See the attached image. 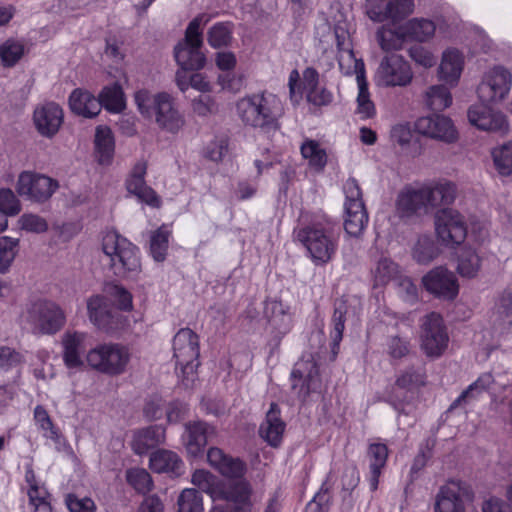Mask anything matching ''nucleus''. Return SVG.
Here are the masks:
<instances>
[{"label": "nucleus", "mask_w": 512, "mask_h": 512, "mask_svg": "<svg viewBox=\"0 0 512 512\" xmlns=\"http://www.w3.org/2000/svg\"><path fill=\"white\" fill-rule=\"evenodd\" d=\"M217 84L223 91H228L233 94L240 92L244 87L243 75L234 72L221 73L217 77Z\"/></svg>", "instance_id": "60"}, {"label": "nucleus", "mask_w": 512, "mask_h": 512, "mask_svg": "<svg viewBox=\"0 0 512 512\" xmlns=\"http://www.w3.org/2000/svg\"><path fill=\"white\" fill-rule=\"evenodd\" d=\"M449 336L440 314L426 315L421 324L420 346L428 357L441 356L448 347Z\"/></svg>", "instance_id": "16"}, {"label": "nucleus", "mask_w": 512, "mask_h": 512, "mask_svg": "<svg viewBox=\"0 0 512 512\" xmlns=\"http://www.w3.org/2000/svg\"><path fill=\"white\" fill-rule=\"evenodd\" d=\"M97 100L100 103V108L104 107L110 113L118 114L126 108V96L118 81L104 86Z\"/></svg>", "instance_id": "36"}, {"label": "nucleus", "mask_w": 512, "mask_h": 512, "mask_svg": "<svg viewBox=\"0 0 512 512\" xmlns=\"http://www.w3.org/2000/svg\"><path fill=\"white\" fill-rule=\"evenodd\" d=\"M22 360L20 353L15 350L5 346L0 347V372L17 367Z\"/></svg>", "instance_id": "64"}, {"label": "nucleus", "mask_w": 512, "mask_h": 512, "mask_svg": "<svg viewBox=\"0 0 512 512\" xmlns=\"http://www.w3.org/2000/svg\"><path fill=\"white\" fill-rule=\"evenodd\" d=\"M318 368L313 361L300 360L292 370V387L300 397L307 396L319 387Z\"/></svg>", "instance_id": "25"}, {"label": "nucleus", "mask_w": 512, "mask_h": 512, "mask_svg": "<svg viewBox=\"0 0 512 512\" xmlns=\"http://www.w3.org/2000/svg\"><path fill=\"white\" fill-rule=\"evenodd\" d=\"M377 39L381 48L385 51L399 50L407 40L404 25L382 27L377 32Z\"/></svg>", "instance_id": "39"}, {"label": "nucleus", "mask_w": 512, "mask_h": 512, "mask_svg": "<svg viewBox=\"0 0 512 512\" xmlns=\"http://www.w3.org/2000/svg\"><path fill=\"white\" fill-rule=\"evenodd\" d=\"M493 165L501 177L512 175V141L495 146L491 150Z\"/></svg>", "instance_id": "40"}, {"label": "nucleus", "mask_w": 512, "mask_h": 512, "mask_svg": "<svg viewBox=\"0 0 512 512\" xmlns=\"http://www.w3.org/2000/svg\"><path fill=\"white\" fill-rule=\"evenodd\" d=\"M65 502L70 512H96V505L89 497H79L74 494H69Z\"/></svg>", "instance_id": "62"}, {"label": "nucleus", "mask_w": 512, "mask_h": 512, "mask_svg": "<svg viewBox=\"0 0 512 512\" xmlns=\"http://www.w3.org/2000/svg\"><path fill=\"white\" fill-rule=\"evenodd\" d=\"M413 10V0H373L368 1L366 6V13L374 22L390 19L395 23L411 14Z\"/></svg>", "instance_id": "22"}, {"label": "nucleus", "mask_w": 512, "mask_h": 512, "mask_svg": "<svg viewBox=\"0 0 512 512\" xmlns=\"http://www.w3.org/2000/svg\"><path fill=\"white\" fill-rule=\"evenodd\" d=\"M294 235L315 265L328 263L336 253L337 241L321 223L295 229Z\"/></svg>", "instance_id": "10"}, {"label": "nucleus", "mask_w": 512, "mask_h": 512, "mask_svg": "<svg viewBox=\"0 0 512 512\" xmlns=\"http://www.w3.org/2000/svg\"><path fill=\"white\" fill-rule=\"evenodd\" d=\"M357 108L356 113L362 119H368L375 114V105L371 100V96L368 90V83L365 79L357 81Z\"/></svg>", "instance_id": "49"}, {"label": "nucleus", "mask_w": 512, "mask_h": 512, "mask_svg": "<svg viewBox=\"0 0 512 512\" xmlns=\"http://www.w3.org/2000/svg\"><path fill=\"white\" fill-rule=\"evenodd\" d=\"M171 230L167 225H162L154 231L150 237V253L157 262H162L166 258L169 237Z\"/></svg>", "instance_id": "43"}, {"label": "nucleus", "mask_w": 512, "mask_h": 512, "mask_svg": "<svg viewBox=\"0 0 512 512\" xmlns=\"http://www.w3.org/2000/svg\"><path fill=\"white\" fill-rule=\"evenodd\" d=\"M103 261L118 277H131L141 271L138 248L114 230L103 233L101 240Z\"/></svg>", "instance_id": "5"}, {"label": "nucleus", "mask_w": 512, "mask_h": 512, "mask_svg": "<svg viewBox=\"0 0 512 512\" xmlns=\"http://www.w3.org/2000/svg\"><path fill=\"white\" fill-rule=\"evenodd\" d=\"M127 482L138 492L146 493L152 488L150 474L143 468H132L126 472Z\"/></svg>", "instance_id": "54"}, {"label": "nucleus", "mask_w": 512, "mask_h": 512, "mask_svg": "<svg viewBox=\"0 0 512 512\" xmlns=\"http://www.w3.org/2000/svg\"><path fill=\"white\" fill-rule=\"evenodd\" d=\"M115 138L112 130H96L94 137V158L98 165L108 167L113 163Z\"/></svg>", "instance_id": "33"}, {"label": "nucleus", "mask_w": 512, "mask_h": 512, "mask_svg": "<svg viewBox=\"0 0 512 512\" xmlns=\"http://www.w3.org/2000/svg\"><path fill=\"white\" fill-rule=\"evenodd\" d=\"M27 322L34 333L53 335L65 326L66 313L58 303L40 299L28 307Z\"/></svg>", "instance_id": "12"}, {"label": "nucleus", "mask_w": 512, "mask_h": 512, "mask_svg": "<svg viewBox=\"0 0 512 512\" xmlns=\"http://www.w3.org/2000/svg\"><path fill=\"white\" fill-rule=\"evenodd\" d=\"M397 265L387 259H381L373 270L375 285H385L397 274Z\"/></svg>", "instance_id": "57"}, {"label": "nucleus", "mask_w": 512, "mask_h": 512, "mask_svg": "<svg viewBox=\"0 0 512 512\" xmlns=\"http://www.w3.org/2000/svg\"><path fill=\"white\" fill-rule=\"evenodd\" d=\"M317 34L323 45L335 43L339 69L344 75H355L356 82L366 78L364 63L353 51L352 27L346 19L340 16L335 21L332 31L327 24L319 26Z\"/></svg>", "instance_id": "4"}, {"label": "nucleus", "mask_w": 512, "mask_h": 512, "mask_svg": "<svg viewBox=\"0 0 512 512\" xmlns=\"http://www.w3.org/2000/svg\"><path fill=\"white\" fill-rule=\"evenodd\" d=\"M414 260L420 264H428L439 255V249L428 235L418 238L412 252Z\"/></svg>", "instance_id": "46"}, {"label": "nucleus", "mask_w": 512, "mask_h": 512, "mask_svg": "<svg viewBox=\"0 0 512 512\" xmlns=\"http://www.w3.org/2000/svg\"><path fill=\"white\" fill-rule=\"evenodd\" d=\"M397 211L402 217L428 212L421 186L418 188L407 187L400 192L397 199Z\"/></svg>", "instance_id": "31"}, {"label": "nucleus", "mask_w": 512, "mask_h": 512, "mask_svg": "<svg viewBox=\"0 0 512 512\" xmlns=\"http://www.w3.org/2000/svg\"><path fill=\"white\" fill-rule=\"evenodd\" d=\"M512 89V72L502 65L488 68L482 75L477 94L482 103L472 105L467 112L469 123L475 128H506L507 116L485 103H501Z\"/></svg>", "instance_id": "2"}, {"label": "nucleus", "mask_w": 512, "mask_h": 512, "mask_svg": "<svg viewBox=\"0 0 512 512\" xmlns=\"http://www.w3.org/2000/svg\"><path fill=\"white\" fill-rule=\"evenodd\" d=\"M237 114L251 128H278L284 115L283 103L270 92L255 93L237 102Z\"/></svg>", "instance_id": "3"}, {"label": "nucleus", "mask_w": 512, "mask_h": 512, "mask_svg": "<svg viewBox=\"0 0 512 512\" xmlns=\"http://www.w3.org/2000/svg\"><path fill=\"white\" fill-rule=\"evenodd\" d=\"M285 423L281 419L277 404L272 403L266 413L265 420L260 426V436L271 446L280 445L285 431Z\"/></svg>", "instance_id": "29"}, {"label": "nucleus", "mask_w": 512, "mask_h": 512, "mask_svg": "<svg viewBox=\"0 0 512 512\" xmlns=\"http://www.w3.org/2000/svg\"><path fill=\"white\" fill-rule=\"evenodd\" d=\"M480 257L475 250L465 248L461 251L458 257L457 271L458 273L467 278H473L480 270Z\"/></svg>", "instance_id": "47"}, {"label": "nucleus", "mask_w": 512, "mask_h": 512, "mask_svg": "<svg viewBox=\"0 0 512 512\" xmlns=\"http://www.w3.org/2000/svg\"><path fill=\"white\" fill-rule=\"evenodd\" d=\"M266 313H271L270 326L277 335H285L292 327V316L285 310L284 305L278 301L267 303Z\"/></svg>", "instance_id": "38"}, {"label": "nucleus", "mask_w": 512, "mask_h": 512, "mask_svg": "<svg viewBox=\"0 0 512 512\" xmlns=\"http://www.w3.org/2000/svg\"><path fill=\"white\" fill-rule=\"evenodd\" d=\"M425 289L435 297L453 300L459 293V284L456 275L443 266L430 270L422 278Z\"/></svg>", "instance_id": "20"}, {"label": "nucleus", "mask_w": 512, "mask_h": 512, "mask_svg": "<svg viewBox=\"0 0 512 512\" xmlns=\"http://www.w3.org/2000/svg\"><path fill=\"white\" fill-rule=\"evenodd\" d=\"M232 40V25L219 22L214 24L208 31L207 41L213 48L228 46Z\"/></svg>", "instance_id": "51"}, {"label": "nucleus", "mask_w": 512, "mask_h": 512, "mask_svg": "<svg viewBox=\"0 0 512 512\" xmlns=\"http://www.w3.org/2000/svg\"><path fill=\"white\" fill-rule=\"evenodd\" d=\"M344 229L353 237L362 235L368 224V214L362 199V191L354 178H349L343 185Z\"/></svg>", "instance_id": "14"}, {"label": "nucleus", "mask_w": 512, "mask_h": 512, "mask_svg": "<svg viewBox=\"0 0 512 512\" xmlns=\"http://www.w3.org/2000/svg\"><path fill=\"white\" fill-rule=\"evenodd\" d=\"M215 433L214 427L202 421L189 422L181 437L182 444L189 458H197L204 452L208 437Z\"/></svg>", "instance_id": "24"}, {"label": "nucleus", "mask_w": 512, "mask_h": 512, "mask_svg": "<svg viewBox=\"0 0 512 512\" xmlns=\"http://www.w3.org/2000/svg\"><path fill=\"white\" fill-rule=\"evenodd\" d=\"M149 466L157 473H173L179 475L183 468V461L177 453L170 450L159 449L151 454Z\"/></svg>", "instance_id": "34"}, {"label": "nucleus", "mask_w": 512, "mask_h": 512, "mask_svg": "<svg viewBox=\"0 0 512 512\" xmlns=\"http://www.w3.org/2000/svg\"><path fill=\"white\" fill-rule=\"evenodd\" d=\"M58 187V182L46 175L23 171L18 176L16 191L22 197L42 203L51 198Z\"/></svg>", "instance_id": "17"}, {"label": "nucleus", "mask_w": 512, "mask_h": 512, "mask_svg": "<svg viewBox=\"0 0 512 512\" xmlns=\"http://www.w3.org/2000/svg\"><path fill=\"white\" fill-rule=\"evenodd\" d=\"M24 55V45L20 41L9 39L0 45V59L4 66H14Z\"/></svg>", "instance_id": "53"}, {"label": "nucleus", "mask_w": 512, "mask_h": 512, "mask_svg": "<svg viewBox=\"0 0 512 512\" xmlns=\"http://www.w3.org/2000/svg\"><path fill=\"white\" fill-rule=\"evenodd\" d=\"M428 137L445 143H453L458 139L457 130H394L392 138L401 146H405L412 138Z\"/></svg>", "instance_id": "35"}, {"label": "nucleus", "mask_w": 512, "mask_h": 512, "mask_svg": "<svg viewBox=\"0 0 512 512\" xmlns=\"http://www.w3.org/2000/svg\"><path fill=\"white\" fill-rule=\"evenodd\" d=\"M346 313L342 303H338L337 306L335 307V311H334V315H333V329L331 331V339H332V342H333V346L336 347V346H339L341 340H342V336H343V331H344V328H345V319H344V314Z\"/></svg>", "instance_id": "63"}, {"label": "nucleus", "mask_w": 512, "mask_h": 512, "mask_svg": "<svg viewBox=\"0 0 512 512\" xmlns=\"http://www.w3.org/2000/svg\"><path fill=\"white\" fill-rule=\"evenodd\" d=\"M493 382V377L491 374H483L481 375L474 383H472L467 390H465L456 400V402L460 403L462 401H469L471 399L478 398L482 393H484L489 386Z\"/></svg>", "instance_id": "56"}, {"label": "nucleus", "mask_w": 512, "mask_h": 512, "mask_svg": "<svg viewBox=\"0 0 512 512\" xmlns=\"http://www.w3.org/2000/svg\"><path fill=\"white\" fill-rule=\"evenodd\" d=\"M413 78L411 67L398 54L384 57L376 73L377 81L383 86H406Z\"/></svg>", "instance_id": "19"}, {"label": "nucleus", "mask_w": 512, "mask_h": 512, "mask_svg": "<svg viewBox=\"0 0 512 512\" xmlns=\"http://www.w3.org/2000/svg\"><path fill=\"white\" fill-rule=\"evenodd\" d=\"M425 103L431 110H443L452 104V96L445 86L434 85L426 91Z\"/></svg>", "instance_id": "48"}, {"label": "nucleus", "mask_w": 512, "mask_h": 512, "mask_svg": "<svg viewBox=\"0 0 512 512\" xmlns=\"http://www.w3.org/2000/svg\"><path fill=\"white\" fill-rule=\"evenodd\" d=\"M89 334L84 331H66L61 339L63 361L68 369H83L86 366L83 353L87 346Z\"/></svg>", "instance_id": "23"}, {"label": "nucleus", "mask_w": 512, "mask_h": 512, "mask_svg": "<svg viewBox=\"0 0 512 512\" xmlns=\"http://www.w3.org/2000/svg\"><path fill=\"white\" fill-rule=\"evenodd\" d=\"M68 103L73 113L85 118L95 117L100 112V103L97 98L89 91L80 88L71 92Z\"/></svg>", "instance_id": "32"}, {"label": "nucleus", "mask_w": 512, "mask_h": 512, "mask_svg": "<svg viewBox=\"0 0 512 512\" xmlns=\"http://www.w3.org/2000/svg\"><path fill=\"white\" fill-rule=\"evenodd\" d=\"M34 421L43 437L53 441L54 443L60 442L61 434L43 406L38 405L35 407Z\"/></svg>", "instance_id": "44"}, {"label": "nucleus", "mask_w": 512, "mask_h": 512, "mask_svg": "<svg viewBox=\"0 0 512 512\" xmlns=\"http://www.w3.org/2000/svg\"><path fill=\"white\" fill-rule=\"evenodd\" d=\"M147 163L144 160L137 161L129 173L125 186L129 194L135 196L139 202L152 208H160L162 201L156 191L147 185L145 176Z\"/></svg>", "instance_id": "21"}, {"label": "nucleus", "mask_w": 512, "mask_h": 512, "mask_svg": "<svg viewBox=\"0 0 512 512\" xmlns=\"http://www.w3.org/2000/svg\"><path fill=\"white\" fill-rule=\"evenodd\" d=\"M208 464L228 482H224L206 469H196L191 475V483L212 500H226L232 503L235 512H251L255 502L250 483L244 479L246 465L239 458L226 454L218 447L207 451ZM210 512H224L213 507Z\"/></svg>", "instance_id": "1"}, {"label": "nucleus", "mask_w": 512, "mask_h": 512, "mask_svg": "<svg viewBox=\"0 0 512 512\" xmlns=\"http://www.w3.org/2000/svg\"><path fill=\"white\" fill-rule=\"evenodd\" d=\"M465 65V58L461 51L456 48H448L443 51L438 67V78L440 81L454 87L458 84Z\"/></svg>", "instance_id": "26"}, {"label": "nucleus", "mask_w": 512, "mask_h": 512, "mask_svg": "<svg viewBox=\"0 0 512 512\" xmlns=\"http://www.w3.org/2000/svg\"><path fill=\"white\" fill-rule=\"evenodd\" d=\"M173 356L176 370L184 386L188 387L196 379L199 365V340L189 328L180 329L173 338Z\"/></svg>", "instance_id": "9"}, {"label": "nucleus", "mask_w": 512, "mask_h": 512, "mask_svg": "<svg viewBox=\"0 0 512 512\" xmlns=\"http://www.w3.org/2000/svg\"><path fill=\"white\" fill-rule=\"evenodd\" d=\"M452 120L441 113L432 112L427 116L420 117L416 123L415 128H453Z\"/></svg>", "instance_id": "59"}, {"label": "nucleus", "mask_w": 512, "mask_h": 512, "mask_svg": "<svg viewBox=\"0 0 512 512\" xmlns=\"http://www.w3.org/2000/svg\"><path fill=\"white\" fill-rule=\"evenodd\" d=\"M107 294L115 301L119 310L129 312L133 309L132 294L124 287L114 285L107 290Z\"/></svg>", "instance_id": "61"}, {"label": "nucleus", "mask_w": 512, "mask_h": 512, "mask_svg": "<svg viewBox=\"0 0 512 512\" xmlns=\"http://www.w3.org/2000/svg\"><path fill=\"white\" fill-rule=\"evenodd\" d=\"M166 438V430L161 425H152L133 432L131 448L138 455H144L148 451L162 443Z\"/></svg>", "instance_id": "27"}, {"label": "nucleus", "mask_w": 512, "mask_h": 512, "mask_svg": "<svg viewBox=\"0 0 512 512\" xmlns=\"http://www.w3.org/2000/svg\"><path fill=\"white\" fill-rule=\"evenodd\" d=\"M133 100L143 117L154 118L160 126L179 128L185 124L174 98L167 92L152 93L149 89L142 87L134 92Z\"/></svg>", "instance_id": "6"}, {"label": "nucleus", "mask_w": 512, "mask_h": 512, "mask_svg": "<svg viewBox=\"0 0 512 512\" xmlns=\"http://www.w3.org/2000/svg\"><path fill=\"white\" fill-rule=\"evenodd\" d=\"M493 323L499 327L512 325V294L502 295L493 311Z\"/></svg>", "instance_id": "50"}, {"label": "nucleus", "mask_w": 512, "mask_h": 512, "mask_svg": "<svg viewBox=\"0 0 512 512\" xmlns=\"http://www.w3.org/2000/svg\"><path fill=\"white\" fill-rule=\"evenodd\" d=\"M178 512H203L204 503L202 494L195 488L183 489L177 498Z\"/></svg>", "instance_id": "45"}, {"label": "nucleus", "mask_w": 512, "mask_h": 512, "mask_svg": "<svg viewBox=\"0 0 512 512\" xmlns=\"http://www.w3.org/2000/svg\"><path fill=\"white\" fill-rule=\"evenodd\" d=\"M472 499L466 483L450 480L440 487L435 497L434 512H466V506Z\"/></svg>", "instance_id": "18"}, {"label": "nucleus", "mask_w": 512, "mask_h": 512, "mask_svg": "<svg viewBox=\"0 0 512 512\" xmlns=\"http://www.w3.org/2000/svg\"><path fill=\"white\" fill-rule=\"evenodd\" d=\"M210 19L208 14H201L194 18L186 29L185 38L176 45L175 59L183 70H200L205 66L206 57L201 51L202 28Z\"/></svg>", "instance_id": "8"}, {"label": "nucleus", "mask_w": 512, "mask_h": 512, "mask_svg": "<svg viewBox=\"0 0 512 512\" xmlns=\"http://www.w3.org/2000/svg\"><path fill=\"white\" fill-rule=\"evenodd\" d=\"M19 253V239L10 236L0 237V274L10 271Z\"/></svg>", "instance_id": "42"}, {"label": "nucleus", "mask_w": 512, "mask_h": 512, "mask_svg": "<svg viewBox=\"0 0 512 512\" xmlns=\"http://www.w3.org/2000/svg\"><path fill=\"white\" fill-rule=\"evenodd\" d=\"M35 128H61L64 123V110L56 102L38 104L33 112Z\"/></svg>", "instance_id": "30"}, {"label": "nucleus", "mask_w": 512, "mask_h": 512, "mask_svg": "<svg viewBox=\"0 0 512 512\" xmlns=\"http://www.w3.org/2000/svg\"><path fill=\"white\" fill-rule=\"evenodd\" d=\"M130 359L129 348L114 342L97 344L85 354L87 367L109 376L123 374L127 370Z\"/></svg>", "instance_id": "7"}, {"label": "nucleus", "mask_w": 512, "mask_h": 512, "mask_svg": "<svg viewBox=\"0 0 512 512\" xmlns=\"http://www.w3.org/2000/svg\"><path fill=\"white\" fill-rule=\"evenodd\" d=\"M388 457L387 446L383 443H372L368 449V459L370 468L369 484L371 490H376L379 483V477L382 473Z\"/></svg>", "instance_id": "37"}, {"label": "nucleus", "mask_w": 512, "mask_h": 512, "mask_svg": "<svg viewBox=\"0 0 512 512\" xmlns=\"http://www.w3.org/2000/svg\"><path fill=\"white\" fill-rule=\"evenodd\" d=\"M435 234L438 241L454 248L462 244L467 236V225L464 216L455 209L445 208L435 214Z\"/></svg>", "instance_id": "15"}, {"label": "nucleus", "mask_w": 512, "mask_h": 512, "mask_svg": "<svg viewBox=\"0 0 512 512\" xmlns=\"http://www.w3.org/2000/svg\"><path fill=\"white\" fill-rule=\"evenodd\" d=\"M427 209L452 203L456 197V186L447 180H440L421 186Z\"/></svg>", "instance_id": "28"}, {"label": "nucleus", "mask_w": 512, "mask_h": 512, "mask_svg": "<svg viewBox=\"0 0 512 512\" xmlns=\"http://www.w3.org/2000/svg\"><path fill=\"white\" fill-rule=\"evenodd\" d=\"M287 85L293 104H298L304 96L308 102L317 106L326 105L331 101V94L319 85V75L314 68H306L302 75L298 70H292Z\"/></svg>", "instance_id": "11"}, {"label": "nucleus", "mask_w": 512, "mask_h": 512, "mask_svg": "<svg viewBox=\"0 0 512 512\" xmlns=\"http://www.w3.org/2000/svg\"><path fill=\"white\" fill-rule=\"evenodd\" d=\"M301 154L303 158L309 161V165L317 170L322 169L326 165V153L316 141L306 140L301 145Z\"/></svg>", "instance_id": "52"}, {"label": "nucleus", "mask_w": 512, "mask_h": 512, "mask_svg": "<svg viewBox=\"0 0 512 512\" xmlns=\"http://www.w3.org/2000/svg\"><path fill=\"white\" fill-rule=\"evenodd\" d=\"M86 310L90 323L105 334L113 335L128 326V318L113 311L109 299L103 294L87 297Z\"/></svg>", "instance_id": "13"}, {"label": "nucleus", "mask_w": 512, "mask_h": 512, "mask_svg": "<svg viewBox=\"0 0 512 512\" xmlns=\"http://www.w3.org/2000/svg\"><path fill=\"white\" fill-rule=\"evenodd\" d=\"M407 36V40H415L418 42H425L431 39L436 31V25L433 21L428 19H412L403 24Z\"/></svg>", "instance_id": "41"}, {"label": "nucleus", "mask_w": 512, "mask_h": 512, "mask_svg": "<svg viewBox=\"0 0 512 512\" xmlns=\"http://www.w3.org/2000/svg\"><path fill=\"white\" fill-rule=\"evenodd\" d=\"M17 223L21 230L30 233L39 234L48 230L47 221L43 217L33 213H24L19 217Z\"/></svg>", "instance_id": "55"}, {"label": "nucleus", "mask_w": 512, "mask_h": 512, "mask_svg": "<svg viewBox=\"0 0 512 512\" xmlns=\"http://www.w3.org/2000/svg\"><path fill=\"white\" fill-rule=\"evenodd\" d=\"M21 211V203L11 189H0V213L9 217Z\"/></svg>", "instance_id": "58"}]
</instances>
